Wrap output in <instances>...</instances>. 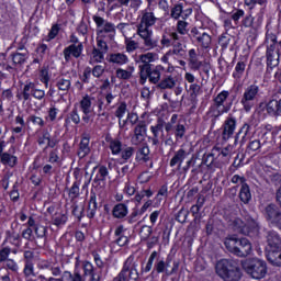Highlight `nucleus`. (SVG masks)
I'll use <instances>...</instances> for the list:
<instances>
[{
  "label": "nucleus",
  "instance_id": "58",
  "mask_svg": "<svg viewBox=\"0 0 281 281\" xmlns=\"http://www.w3.org/2000/svg\"><path fill=\"white\" fill-rule=\"evenodd\" d=\"M266 111L269 115H279L278 114V100H270L266 105Z\"/></svg>",
  "mask_w": 281,
  "mask_h": 281
},
{
  "label": "nucleus",
  "instance_id": "10",
  "mask_svg": "<svg viewBox=\"0 0 281 281\" xmlns=\"http://www.w3.org/2000/svg\"><path fill=\"white\" fill-rule=\"evenodd\" d=\"M263 216L271 227L281 229V211L278 205L271 203L263 209Z\"/></svg>",
  "mask_w": 281,
  "mask_h": 281
},
{
  "label": "nucleus",
  "instance_id": "21",
  "mask_svg": "<svg viewBox=\"0 0 281 281\" xmlns=\"http://www.w3.org/2000/svg\"><path fill=\"white\" fill-rule=\"evenodd\" d=\"M94 170H98V171L93 179L92 186H94V188L104 187L106 177H109V169L105 166H99V167L94 168Z\"/></svg>",
  "mask_w": 281,
  "mask_h": 281
},
{
  "label": "nucleus",
  "instance_id": "42",
  "mask_svg": "<svg viewBox=\"0 0 281 281\" xmlns=\"http://www.w3.org/2000/svg\"><path fill=\"white\" fill-rule=\"evenodd\" d=\"M239 199L245 205L249 204V201H251V190L249 189V184H241L239 190Z\"/></svg>",
  "mask_w": 281,
  "mask_h": 281
},
{
  "label": "nucleus",
  "instance_id": "53",
  "mask_svg": "<svg viewBox=\"0 0 281 281\" xmlns=\"http://www.w3.org/2000/svg\"><path fill=\"white\" fill-rule=\"evenodd\" d=\"M125 49L127 54H133V52L139 49V43H137L135 40L125 37Z\"/></svg>",
  "mask_w": 281,
  "mask_h": 281
},
{
  "label": "nucleus",
  "instance_id": "12",
  "mask_svg": "<svg viewBox=\"0 0 281 281\" xmlns=\"http://www.w3.org/2000/svg\"><path fill=\"white\" fill-rule=\"evenodd\" d=\"M164 66L157 65L154 68H149L147 72H140L139 83L144 85L146 80H149L151 85H159L161 82V72L164 71Z\"/></svg>",
  "mask_w": 281,
  "mask_h": 281
},
{
  "label": "nucleus",
  "instance_id": "24",
  "mask_svg": "<svg viewBox=\"0 0 281 281\" xmlns=\"http://www.w3.org/2000/svg\"><path fill=\"white\" fill-rule=\"evenodd\" d=\"M35 89L36 83L32 81H26L22 89V92L20 94H16L18 100H24V102H27V100H32Z\"/></svg>",
  "mask_w": 281,
  "mask_h": 281
},
{
  "label": "nucleus",
  "instance_id": "59",
  "mask_svg": "<svg viewBox=\"0 0 281 281\" xmlns=\"http://www.w3.org/2000/svg\"><path fill=\"white\" fill-rule=\"evenodd\" d=\"M5 234H7V239L13 243V245L21 243V235L15 231H7Z\"/></svg>",
  "mask_w": 281,
  "mask_h": 281
},
{
  "label": "nucleus",
  "instance_id": "3",
  "mask_svg": "<svg viewBox=\"0 0 281 281\" xmlns=\"http://www.w3.org/2000/svg\"><path fill=\"white\" fill-rule=\"evenodd\" d=\"M215 271L224 281H240L243 272L238 262L232 259H222L215 266Z\"/></svg>",
  "mask_w": 281,
  "mask_h": 281
},
{
  "label": "nucleus",
  "instance_id": "46",
  "mask_svg": "<svg viewBox=\"0 0 281 281\" xmlns=\"http://www.w3.org/2000/svg\"><path fill=\"white\" fill-rule=\"evenodd\" d=\"M68 196L71 202L78 201V196H80V181H76L72 183V187L69 189Z\"/></svg>",
  "mask_w": 281,
  "mask_h": 281
},
{
  "label": "nucleus",
  "instance_id": "50",
  "mask_svg": "<svg viewBox=\"0 0 281 281\" xmlns=\"http://www.w3.org/2000/svg\"><path fill=\"white\" fill-rule=\"evenodd\" d=\"M115 74L119 80H131V78H133V68H131L130 70L117 68Z\"/></svg>",
  "mask_w": 281,
  "mask_h": 281
},
{
  "label": "nucleus",
  "instance_id": "17",
  "mask_svg": "<svg viewBox=\"0 0 281 281\" xmlns=\"http://www.w3.org/2000/svg\"><path fill=\"white\" fill-rule=\"evenodd\" d=\"M97 27H101L98 32L99 34H115V24L104 20L102 16L93 15Z\"/></svg>",
  "mask_w": 281,
  "mask_h": 281
},
{
  "label": "nucleus",
  "instance_id": "60",
  "mask_svg": "<svg viewBox=\"0 0 281 281\" xmlns=\"http://www.w3.org/2000/svg\"><path fill=\"white\" fill-rule=\"evenodd\" d=\"M147 196V199H150L153 196V191L150 189L142 190L135 195V201L137 203H142V200Z\"/></svg>",
  "mask_w": 281,
  "mask_h": 281
},
{
  "label": "nucleus",
  "instance_id": "1",
  "mask_svg": "<svg viewBox=\"0 0 281 281\" xmlns=\"http://www.w3.org/2000/svg\"><path fill=\"white\" fill-rule=\"evenodd\" d=\"M155 23H157V16H155L153 9L147 8L143 10L140 22L137 25L136 34L139 35L143 41V45L147 50L155 49L159 46V41L153 37V30H150Z\"/></svg>",
  "mask_w": 281,
  "mask_h": 281
},
{
  "label": "nucleus",
  "instance_id": "26",
  "mask_svg": "<svg viewBox=\"0 0 281 281\" xmlns=\"http://www.w3.org/2000/svg\"><path fill=\"white\" fill-rule=\"evenodd\" d=\"M186 157H188V151H186V149L180 148L175 151V155L169 162L170 168H175V166H178V170H181V165L183 164V161H186Z\"/></svg>",
  "mask_w": 281,
  "mask_h": 281
},
{
  "label": "nucleus",
  "instance_id": "38",
  "mask_svg": "<svg viewBox=\"0 0 281 281\" xmlns=\"http://www.w3.org/2000/svg\"><path fill=\"white\" fill-rule=\"evenodd\" d=\"M97 212H98L97 196H95V193L91 192L90 193L89 204H88V211H87L88 218H94Z\"/></svg>",
  "mask_w": 281,
  "mask_h": 281
},
{
  "label": "nucleus",
  "instance_id": "4",
  "mask_svg": "<svg viewBox=\"0 0 281 281\" xmlns=\"http://www.w3.org/2000/svg\"><path fill=\"white\" fill-rule=\"evenodd\" d=\"M224 245L231 254L238 256L239 258H245L251 254V241L247 238H238V237H226L224 240Z\"/></svg>",
  "mask_w": 281,
  "mask_h": 281
},
{
  "label": "nucleus",
  "instance_id": "5",
  "mask_svg": "<svg viewBox=\"0 0 281 281\" xmlns=\"http://www.w3.org/2000/svg\"><path fill=\"white\" fill-rule=\"evenodd\" d=\"M231 227L237 234H243L244 236H250V238H256L260 234V226L256 220L248 217L246 222H243L240 218H234L231 221Z\"/></svg>",
  "mask_w": 281,
  "mask_h": 281
},
{
  "label": "nucleus",
  "instance_id": "44",
  "mask_svg": "<svg viewBox=\"0 0 281 281\" xmlns=\"http://www.w3.org/2000/svg\"><path fill=\"white\" fill-rule=\"evenodd\" d=\"M227 98H229V91L223 90L220 92L214 99L213 102L220 106H231L232 104H225L227 102Z\"/></svg>",
  "mask_w": 281,
  "mask_h": 281
},
{
  "label": "nucleus",
  "instance_id": "27",
  "mask_svg": "<svg viewBox=\"0 0 281 281\" xmlns=\"http://www.w3.org/2000/svg\"><path fill=\"white\" fill-rule=\"evenodd\" d=\"M56 87L61 93H69V89H71V76H59L56 79Z\"/></svg>",
  "mask_w": 281,
  "mask_h": 281
},
{
  "label": "nucleus",
  "instance_id": "45",
  "mask_svg": "<svg viewBox=\"0 0 281 281\" xmlns=\"http://www.w3.org/2000/svg\"><path fill=\"white\" fill-rule=\"evenodd\" d=\"M93 98L90 95H85L80 101V109L82 113H91Z\"/></svg>",
  "mask_w": 281,
  "mask_h": 281
},
{
  "label": "nucleus",
  "instance_id": "33",
  "mask_svg": "<svg viewBox=\"0 0 281 281\" xmlns=\"http://www.w3.org/2000/svg\"><path fill=\"white\" fill-rule=\"evenodd\" d=\"M267 258L273 267H281V249H268Z\"/></svg>",
  "mask_w": 281,
  "mask_h": 281
},
{
  "label": "nucleus",
  "instance_id": "8",
  "mask_svg": "<svg viewBox=\"0 0 281 281\" xmlns=\"http://www.w3.org/2000/svg\"><path fill=\"white\" fill-rule=\"evenodd\" d=\"M139 272H137V263L133 261V257H128L121 270V272L113 279V281H128L138 280Z\"/></svg>",
  "mask_w": 281,
  "mask_h": 281
},
{
  "label": "nucleus",
  "instance_id": "11",
  "mask_svg": "<svg viewBox=\"0 0 281 281\" xmlns=\"http://www.w3.org/2000/svg\"><path fill=\"white\" fill-rule=\"evenodd\" d=\"M188 56L189 67L192 71H200V74H206V76L210 75V65L205 61L199 60V54L196 53V49L191 48L188 53Z\"/></svg>",
  "mask_w": 281,
  "mask_h": 281
},
{
  "label": "nucleus",
  "instance_id": "16",
  "mask_svg": "<svg viewBox=\"0 0 281 281\" xmlns=\"http://www.w3.org/2000/svg\"><path fill=\"white\" fill-rule=\"evenodd\" d=\"M148 131V125L146 121H139L134 127V135L132 142L135 146L142 144L146 139V133Z\"/></svg>",
  "mask_w": 281,
  "mask_h": 281
},
{
  "label": "nucleus",
  "instance_id": "51",
  "mask_svg": "<svg viewBox=\"0 0 281 281\" xmlns=\"http://www.w3.org/2000/svg\"><path fill=\"white\" fill-rule=\"evenodd\" d=\"M53 225L60 227V225H65L67 223V215L64 213H55L52 217Z\"/></svg>",
  "mask_w": 281,
  "mask_h": 281
},
{
  "label": "nucleus",
  "instance_id": "47",
  "mask_svg": "<svg viewBox=\"0 0 281 281\" xmlns=\"http://www.w3.org/2000/svg\"><path fill=\"white\" fill-rule=\"evenodd\" d=\"M119 155H121V159H123L124 161H128V159H131V157L135 155V147L124 145V147L122 148Z\"/></svg>",
  "mask_w": 281,
  "mask_h": 281
},
{
  "label": "nucleus",
  "instance_id": "62",
  "mask_svg": "<svg viewBox=\"0 0 281 281\" xmlns=\"http://www.w3.org/2000/svg\"><path fill=\"white\" fill-rule=\"evenodd\" d=\"M156 273H164L166 271V261L159 260L158 262L155 263L154 270L151 271V276H155Z\"/></svg>",
  "mask_w": 281,
  "mask_h": 281
},
{
  "label": "nucleus",
  "instance_id": "54",
  "mask_svg": "<svg viewBox=\"0 0 281 281\" xmlns=\"http://www.w3.org/2000/svg\"><path fill=\"white\" fill-rule=\"evenodd\" d=\"M262 148L260 139L250 140L247 145V153H258Z\"/></svg>",
  "mask_w": 281,
  "mask_h": 281
},
{
  "label": "nucleus",
  "instance_id": "39",
  "mask_svg": "<svg viewBox=\"0 0 281 281\" xmlns=\"http://www.w3.org/2000/svg\"><path fill=\"white\" fill-rule=\"evenodd\" d=\"M103 60H104V53L98 50V48L94 46L89 56V65H100L103 63Z\"/></svg>",
  "mask_w": 281,
  "mask_h": 281
},
{
  "label": "nucleus",
  "instance_id": "7",
  "mask_svg": "<svg viewBox=\"0 0 281 281\" xmlns=\"http://www.w3.org/2000/svg\"><path fill=\"white\" fill-rule=\"evenodd\" d=\"M166 133H173L176 142L186 137L188 127L183 121H179V114H172L169 122L165 124Z\"/></svg>",
  "mask_w": 281,
  "mask_h": 281
},
{
  "label": "nucleus",
  "instance_id": "31",
  "mask_svg": "<svg viewBox=\"0 0 281 281\" xmlns=\"http://www.w3.org/2000/svg\"><path fill=\"white\" fill-rule=\"evenodd\" d=\"M169 55L175 56V58H186L188 56V49L186 44H182L181 41L178 42L169 49Z\"/></svg>",
  "mask_w": 281,
  "mask_h": 281
},
{
  "label": "nucleus",
  "instance_id": "48",
  "mask_svg": "<svg viewBox=\"0 0 281 281\" xmlns=\"http://www.w3.org/2000/svg\"><path fill=\"white\" fill-rule=\"evenodd\" d=\"M24 278H36V272H34V262L25 261L23 269Z\"/></svg>",
  "mask_w": 281,
  "mask_h": 281
},
{
  "label": "nucleus",
  "instance_id": "28",
  "mask_svg": "<svg viewBox=\"0 0 281 281\" xmlns=\"http://www.w3.org/2000/svg\"><path fill=\"white\" fill-rule=\"evenodd\" d=\"M229 111L231 106H223L213 102V104L209 108L207 115H210V117H214V120H218L221 115H224V113H229Z\"/></svg>",
  "mask_w": 281,
  "mask_h": 281
},
{
  "label": "nucleus",
  "instance_id": "13",
  "mask_svg": "<svg viewBox=\"0 0 281 281\" xmlns=\"http://www.w3.org/2000/svg\"><path fill=\"white\" fill-rule=\"evenodd\" d=\"M157 60V53H145L136 56L135 63L138 65L139 74H148L153 67L151 63Z\"/></svg>",
  "mask_w": 281,
  "mask_h": 281
},
{
  "label": "nucleus",
  "instance_id": "2",
  "mask_svg": "<svg viewBox=\"0 0 281 281\" xmlns=\"http://www.w3.org/2000/svg\"><path fill=\"white\" fill-rule=\"evenodd\" d=\"M37 269L41 271H50L54 278H58L60 281H85V277L80 273V270L75 269L74 273L70 271H63V267L58 262L52 260H41L37 263Z\"/></svg>",
  "mask_w": 281,
  "mask_h": 281
},
{
  "label": "nucleus",
  "instance_id": "63",
  "mask_svg": "<svg viewBox=\"0 0 281 281\" xmlns=\"http://www.w3.org/2000/svg\"><path fill=\"white\" fill-rule=\"evenodd\" d=\"M34 232L37 238H45L47 236V227L43 225L35 226Z\"/></svg>",
  "mask_w": 281,
  "mask_h": 281
},
{
  "label": "nucleus",
  "instance_id": "23",
  "mask_svg": "<svg viewBox=\"0 0 281 281\" xmlns=\"http://www.w3.org/2000/svg\"><path fill=\"white\" fill-rule=\"evenodd\" d=\"M266 74L271 75V72L273 71V69H276V67H279L280 65V54L279 53H266Z\"/></svg>",
  "mask_w": 281,
  "mask_h": 281
},
{
  "label": "nucleus",
  "instance_id": "9",
  "mask_svg": "<svg viewBox=\"0 0 281 281\" xmlns=\"http://www.w3.org/2000/svg\"><path fill=\"white\" fill-rule=\"evenodd\" d=\"M258 93H260V87L256 83L248 86L241 97L240 104H243L246 113H249L258 100Z\"/></svg>",
  "mask_w": 281,
  "mask_h": 281
},
{
  "label": "nucleus",
  "instance_id": "19",
  "mask_svg": "<svg viewBox=\"0 0 281 281\" xmlns=\"http://www.w3.org/2000/svg\"><path fill=\"white\" fill-rule=\"evenodd\" d=\"M82 269L85 276L90 277V281H100L102 280V270H99L98 268L93 267V263L91 261H83L82 262Z\"/></svg>",
  "mask_w": 281,
  "mask_h": 281
},
{
  "label": "nucleus",
  "instance_id": "30",
  "mask_svg": "<svg viewBox=\"0 0 281 281\" xmlns=\"http://www.w3.org/2000/svg\"><path fill=\"white\" fill-rule=\"evenodd\" d=\"M13 65H24V63L30 58V53L25 47H20L14 54L11 55Z\"/></svg>",
  "mask_w": 281,
  "mask_h": 281
},
{
  "label": "nucleus",
  "instance_id": "55",
  "mask_svg": "<svg viewBox=\"0 0 281 281\" xmlns=\"http://www.w3.org/2000/svg\"><path fill=\"white\" fill-rule=\"evenodd\" d=\"M245 61H238L235 71L233 72V77L236 78V80H240L243 78V75L245 74Z\"/></svg>",
  "mask_w": 281,
  "mask_h": 281
},
{
  "label": "nucleus",
  "instance_id": "35",
  "mask_svg": "<svg viewBox=\"0 0 281 281\" xmlns=\"http://www.w3.org/2000/svg\"><path fill=\"white\" fill-rule=\"evenodd\" d=\"M71 214L77 218V221H82L85 218V203L83 202H71Z\"/></svg>",
  "mask_w": 281,
  "mask_h": 281
},
{
  "label": "nucleus",
  "instance_id": "64",
  "mask_svg": "<svg viewBox=\"0 0 281 281\" xmlns=\"http://www.w3.org/2000/svg\"><path fill=\"white\" fill-rule=\"evenodd\" d=\"M97 50L102 52L103 54H106V52H109V45L106 44V42H104L101 38H97Z\"/></svg>",
  "mask_w": 281,
  "mask_h": 281
},
{
  "label": "nucleus",
  "instance_id": "20",
  "mask_svg": "<svg viewBox=\"0 0 281 281\" xmlns=\"http://www.w3.org/2000/svg\"><path fill=\"white\" fill-rule=\"evenodd\" d=\"M182 36L179 35L177 32H166L162 34L160 40L161 47H172L173 45H177L178 42L182 41Z\"/></svg>",
  "mask_w": 281,
  "mask_h": 281
},
{
  "label": "nucleus",
  "instance_id": "25",
  "mask_svg": "<svg viewBox=\"0 0 281 281\" xmlns=\"http://www.w3.org/2000/svg\"><path fill=\"white\" fill-rule=\"evenodd\" d=\"M177 87V77H173L172 75L165 76L160 82L156 86V89H160V91H166L175 89Z\"/></svg>",
  "mask_w": 281,
  "mask_h": 281
},
{
  "label": "nucleus",
  "instance_id": "14",
  "mask_svg": "<svg viewBox=\"0 0 281 281\" xmlns=\"http://www.w3.org/2000/svg\"><path fill=\"white\" fill-rule=\"evenodd\" d=\"M236 116L228 114L223 123V132H222V139L223 142H228L231 137H233L234 133L236 132Z\"/></svg>",
  "mask_w": 281,
  "mask_h": 281
},
{
  "label": "nucleus",
  "instance_id": "40",
  "mask_svg": "<svg viewBox=\"0 0 281 281\" xmlns=\"http://www.w3.org/2000/svg\"><path fill=\"white\" fill-rule=\"evenodd\" d=\"M89 153H91V147H89V138L88 137H83L79 144V149H78V157L79 159H85V157H87V155H89Z\"/></svg>",
  "mask_w": 281,
  "mask_h": 281
},
{
  "label": "nucleus",
  "instance_id": "18",
  "mask_svg": "<svg viewBox=\"0 0 281 281\" xmlns=\"http://www.w3.org/2000/svg\"><path fill=\"white\" fill-rule=\"evenodd\" d=\"M83 49L85 45H82V43L71 44L67 46L63 52L66 63H69V60H71V56L74 58H80V56H82Z\"/></svg>",
  "mask_w": 281,
  "mask_h": 281
},
{
  "label": "nucleus",
  "instance_id": "52",
  "mask_svg": "<svg viewBox=\"0 0 281 281\" xmlns=\"http://www.w3.org/2000/svg\"><path fill=\"white\" fill-rule=\"evenodd\" d=\"M106 71V64H95L92 68V76L93 78H100L101 76H104V72Z\"/></svg>",
  "mask_w": 281,
  "mask_h": 281
},
{
  "label": "nucleus",
  "instance_id": "15",
  "mask_svg": "<svg viewBox=\"0 0 281 281\" xmlns=\"http://www.w3.org/2000/svg\"><path fill=\"white\" fill-rule=\"evenodd\" d=\"M190 36L196 41L200 47L207 49L212 45V36L205 32H201L199 29H191Z\"/></svg>",
  "mask_w": 281,
  "mask_h": 281
},
{
  "label": "nucleus",
  "instance_id": "61",
  "mask_svg": "<svg viewBox=\"0 0 281 281\" xmlns=\"http://www.w3.org/2000/svg\"><path fill=\"white\" fill-rule=\"evenodd\" d=\"M177 32H178V34H181L182 36H184V34H188V22L186 20L178 21Z\"/></svg>",
  "mask_w": 281,
  "mask_h": 281
},
{
  "label": "nucleus",
  "instance_id": "37",
  "mask_svg": "<svg viewBox=\"0 0 281 281\" xmlns=\"http://www.w3.org/2000/svg\"><path fill=\"white\" fill-rule=\"evenodd\" d=\"M109 63H112L113 65H127L128 63V56L124 53H112L109 57Z\"/></svg>",
  "mask_w": 281,
  "mask_h": 281
},
{
  "label": "nucleus",
  "instance_id": "32",
  "mask_svg": "<svg viewBox=\"0 0 281 281\" xmlns=\"http://www.w3.org/2000/svg\"><path fill=\"white\" fill-rule=\"evenodd\" d=\"M266 43L268 44L266 54H278V52H276L278 48V36H276V34L268 33L266 35Z\"/></svg>",
  "mask_w": 281,
  "mask_h": 281
},
{
  "label": "nucleus",
  "instance_id": "57",
  "mask_svg": "<svg viewBox=\"0 0 281 281\" xmlns=\"http://www.w3.org/2000/svg\"><path fill=\"white\" fill-rule=\"evenodd\" d=\"M149 155L150 148H148V146H144L138 149L137 159H139V161H148V159H150Z\"/></svg>",
  "mask_w": 281,
  "mask_h": 281
},
{
  "label": "nucleus",
  "instance_id": "22",
  "mask_svg": "<svg viewBox=\"0 0 281 281\" xmlns=\"http://www.w3.org/2000/svg\"><path fill=\"white\" fill-rule=\"evenodd\" d=\"M192 14V8L183 10V4H175L171 9L170 16L175 19V21H179V19H188Z\"/></svg>",
  "mask_w": 281,
  "mask_h": 281
},
{
  "label": "nucleus",
  "instance_id": "43",
  "mask_svg": "<svg viewBox=\"0 0 281 281\" xmlns=\"http://www.w3.org/2000/svg\"><path fill=\"white\" fill-rule=\"evenodd\" d=\"M128 109H127V105L123 102L121 103L116 110H115V117L119 119V125L121 128H124V126H126V121H123V124H122V117H124V115H126Z\"/></svg>",
  "mask_w": 281,
  "mask_h": 281
},
{
  "label": "nucleus",
  "instance_id": "6",
  "mask_svg": "<svg viewBox=\"0 0 281 281\" xmlns=\"http://www.w3.org/2000/svg\"><path fill=\"white\" fill-rule=\"evenodd\" d=\"M241 267L255 280H262L267 276V262L260 259H248L241 263Z\"/></svg>",
  "mask_w": 281,
  "mask_h": 281
},
{
  "label": "nucleus",
  "instance_id": "29",
  "mask_svg": "<svg viewBox=\"0 0 281 281\" xmlns=\"http://www.w3.org/2000/svg\"><path fill=\"white\" fill-rule=\"evenodd\" d=\"M268 249H281V237L276 231L267 233Z\"/></svg>",
  "mask_w": 281,
  "mask_h": 281
},
{
  "label": "nucleus",
  "instance_id": "49",
  "mask_svg": "<svg viewBox=\"0 0 281 281\" xmlns=\"http://www.w3.org/2000/svg\"><path fill=\"white\" fill-rule=\"evenodd\" d=\"M164 126H166V122L159 119L155 125L150 126V132L154 137H159V133H164Z\"/></svg>",
  "mask_w": 281,
  "mask_h": 281
},
{
  "label": "nucleus",
  "instance_id": "36",
  "mask_svg": "<svg viewBox=\"0 0 281 281\" xmlns=\"http://www.w3.org/2000/svg\"><path fill=\"white\" fill-rule=\"evenodd\" d=\"M108 144L112 155H120V153H122V149L126 145L122 143L121 138H110L108 140Z\"/></svg>",
  "mask_w": 281,
  "mask_h": 281
},
{
  "label": "nucleus",
  "instance_id": "41",
  "mask_svg": "<svg viewBox=\"0 0 281 281\" xmlns=\"http://www.w3.org/2000/svg\"><path fill=\"white\" fill-rule=\"evenodd\" d=\"M19 161V159L16 158V156L11 155L8 151H4L1 157H0V162L3 166H9L10 168H14V166H16V162Z\"/></svg>",
  "mask_w": 281,
  "mask_h": 281
},
{
  "label": "nucleus",
  "instance_id": "56",
  "mask_svg": "<svg viewBox=\"0 0 281 281\" xmlns=\"http://www.w3.org/2000/svg\"><path fill=\"white\" fill-rule=\"evenodd\" d=\"M153 234V227L143 225L139 231L140 240H148Z\"/></svg>",
  "mask_w": 281,
  "mask_h": 281
},
{
  "label": "nucleus",
  "instance_id": "34",
  "mask_svg": "<svg viewBox=\"0 0 281 281\" xmlns=\"http://www.w3.org/2000/svg\"><path fill=\"white\" fill-rule=\"evenodd\" d=\"M112 216L114 218H126V216H128V205L124 203L114 205L112 210Z\"/></svg>",
  "mask_w": 281,
  "mask_h": 281
}]
</instances>
